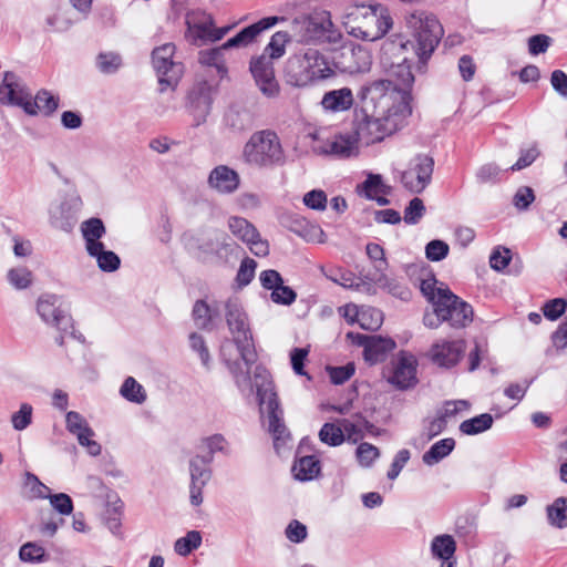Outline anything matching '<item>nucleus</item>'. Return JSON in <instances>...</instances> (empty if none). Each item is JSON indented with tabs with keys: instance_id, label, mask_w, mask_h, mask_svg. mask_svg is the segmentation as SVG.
Segmentation results:
<instances>
[{
	"instance_id": "f03ea898",
	"label": "nucleus",
	"mask_w": 567,
	"mask_h": 567,
	"mask_svg": "<svg viewBox=\"0 0 567 567\" xmlns=\"http://www.w3.org/2000/svg\"><path fill=\"white\" fill-rule=\"evenodd\" d=\"M225 309L233 341L225 340L221 343L220 355L234 375L237 386L240 389L249 388L250 368L256 362L257 353L247 316L235 300H228Z\"/></svg>"
},
{
	"instance_id": "c9c22d12",
	"label": "nucleus",
	"mask_w": 567,
	"mask_h": 567,
	"mask_svg": "<svg viewBox=\"0 0 567 567\" xmlns=\"http://www.w3.org/2000/svg\"><path fill=\"white\" fill-rule=\"evenodd\" d=\"M391 75L395 78L393 83L399 90H406L411 94V87L414 83V75L411 71V65L406 63L405 58L402 62L392 65Z\"/></svg>"
},
{
	"instance_id": "9b49d317",
	"label": "nucleus",
	"mask_w": 567,
	"mask_h": 567,
	"mask_svg": "<svg viewBox=\"0 0 567 567\" xmlns=\"http://www.w3.org/2000/svg\"><path fill=\"white\" fill-rule=\"evenodd\" d=\"M189 249L200 255H216L224 257L233 251L235 244L233 240L218 230L200 233L192 237L188 241Z\"/></svg>"
},
{
	"instance_id": "9d476101",
	"label": "nucleus",
	"mask_w": 567,
	"mask_h": 567,
	"mask_svg": "<svg viewBox=\"0 0 567 567\" xmlns=\"http://www.w3.org/2000/svg\"><path fill=\"white\" fill-rule=\"evenodd\" d=\"M434 161L427 155L414 157L410 167L402 172L401 183L410 193L420 194L430 184L433 174Z\"/></svg>"
},
{
	"instance_id": "e2e57ef3",
	"label": "nucleus",
	"mask_w": 567,
	"mask_h": 567,
	"mask_svg": "<svg viewBox=\"0 0 567 567\" xmlns=\"http://www.w3.org/2000/svg\"><path fill=\"white\" fill-rule=\"evenodd\" d=\"M50 504L61 515H70L73 511V502L68 494L59 493L49 495Z\"/></svg>"
},
{
	"instance_id": "bb28decb",
	"label": "nucleus",
	"mask_w": 567,
	"mask_h": 567,
	"mask_svg": "<svg viewBox=\"0 0 567 567\" xmlns=\"http://www.w3.org/2000/svg\"><path fill=\"white\" fill-rule=\"evenodd\" d=\"M212 455H195L189 461L190 484L205 485L212 478Z\"/></svg>"
},
{
	"instance_id": "603ef678",
	"label": "nucleus",
	"mask_w": 567,
	"mask_h": 567,
	"mask_svg": "<svg viewBox=\"0 0 567 567\" xmlns=\"http://www.w3.org/2000/svg\"><path fill=\"white\" fill-rule=\"evenodd\" d=\"M193 319L200 329H209L213 315L209 306L204 300H197L193 307Z\"/></svg>"
},
{
	"instance_id": "c85d7f7f",
	"label": "nucleus",
	"mask_w": 567,
	"mask_h": 567,
	"mask_svg": "<svg viewBox=\"0 0 567 567\" xmlns=\"http://www.w3.org/2000/svg\"><path fill=\"white\" fill-rule=\"evenodd\" d=\"M313 153L334 159H347L359 155V144H318L313 147Z\"/></svg>"
},
{
	"instance_id": "0e129e2a",
	"label": "nucleus",
	"mask_w": 567,
	"mask_h": 567,
	"mask_svg": "<svg viewBox=\"0 0 567 567\" xmlns=\"http://www.w3.org/2000/svg\"><path fill=\"white\" fill-rule=\"evenodd\" d=\"M226 444L227 442L221 434H214L203 439L199 447L207 451L206 455H212L214 458L216 452H224Z\"/></svg>"
},
{
	"instance_id": "2eb2a0df",
	"label": "nucleus",
	"mask_w": 567,
	"mask_h": 567,
	"mask_svg": "<svg viewBox=\"0 0 567 567\" xmlns=\"http://www.w3.org/2000/svg\"><path fill=\"white\" fill-rule=\"evenodd\" d=\"M285 20V17L276 16L262 18L256 23H252L240 30L235 37L228 39L225 43H223V48H246L254 43L260 33L269 30L279 22H284Z\"/></svg>"
},
{
	"instance_id": "6ab92c4d",
	"label": "nucleus",
	"mask_w": 567,
	"mask_h": 567,
	"mask_svg": "<svg viewBox=\"0 0 567 567\" xmlns=\"http://www.w3.org/2000/svg\"><path fill=\"white\" fill-rule=\"evenodd\" d=\"M22 103V109L28 115H37L38 113L51 115L59 106V97L47 90L39 91L37 95L32 97L31 93L25 87Z\"/></svg>"
},
{
	"instance_id": "de8ad7c7",
	"label": "nucleus",
	"mask_w": 567,
	"mask_h": 567,
	"mask_svg": "<svg viewBox=\"0 0 567 567\" xmlns=\"http://www.w3.org/2000/svg\"><path fill=\"white\" fill-rule=\"evenodd\" d=\"M24 487L29 491V497L31 498L44 499L50 495V488L30 472L24 474Z\"/></svg>"
},
{
	"instance_id": "aec40b11",
	"label": "nucleus",
	"mask_w": 567,
	"mask_h": 567,
	"mask_svg": "<svg viewBox=\"0 0 567 567\" xmlns=\"http://www.w3.org/2000/svg\"><path fill=\"white\" fill-rule=\"evenodd\" d=\"M82 207V199L80 196H71L64 200L59 212L52 216V225L65 233H71L78 223V215Z\"/></svg>"
},
{
	"instance_id": "58836bf2",
	"label": "nucleus",
	"mask_w": 567,
	"mask_h": 567,
	"mask_svg": "<svg viewBox=\"0 0 567 567\" xmlns=\"http://www.w3.org/2000/svg\"><path fill=\"white\" fill-rule=\"evenodd\" d=\"M120 393L125 400L136 404H142L146 400L144 388L133 377L124 380Z\"/></svg>"
},
{
	"instance_id": "69168bd1",
	"label": "nucleus",
	"mask_w": 567,
	"mask_h": 567,
	"mask_svg": "<svg viewBox=\"0 0 567 567\" xmlns=\"http://www.w3.org/2000/svg\"><path fill=\"white\" fill-rule=\"evenodd\" d=\"M354 364L348 363L343 367L328 368L329 377L333 384H342L354 374Z\"/></svg>"
},
{
	"instance_id": "c03bdc74",
	"label": "nucleus",
	"mask_w": 567,
	"mask_h": 567,
	"mask_svg": "<svg viewBox=\"0 0 567 567\" xmlns=\"http://www.w3.org/2000/svg\"><path fill=\"white\" fill-rule=\"evenodd\" d=\"M436 284L437 280L432 274H427L426 277L421 278L420 282L421 292L432 305V307L435 306V302L442 293H444L446 290H450L449 288L436 287Z\"/></svg>"
},
{
	"instance_id": "c756f323",
	"label": "nucleus",
	"mask_w": 567,
	"mask_h": 567,
	"mask_svg": "<svg viewBox=\"0 0 567 567\" xmlns=\"http://www.w3.org/2000/svg\"><path fill=\"white\" fill-rule=\"evenodd\" d=\"M395 348V342L391 338H382L380 336H371L367 344L364 359L370 363L382 361L388 352Z\"/></svg>"
},
{
	"instance_id": "5701e85b",
	"label": "nucleus",
	"mask_w": 567,
	"mask_h": 567,
	"mask_svg": "<svg viewBox=\"0 0 567 567\" xmlns=\"http://www.w3.org/2000/svg\"><path fill=\"white\" fill-rule=\"evenodd\" d=\"M187 37L196 43L197 41H209L210 28L214 19L202 12H190L186 17Z\"/></svg>"
},
{
	"instance_id": "72a5a7b5",
	"label": "nucleus",
	"mask_w": 567,
	"mask_h": 567,
	"mask_svg": "<svg viewBox=\"0 0 567 567\" xmlns=\"http://www.w3.org/2000/svg\"><path fill=\"white\" fill-rule=\"evenodd\" d=\"M456 543L451 535L444 534L435 536L431 543V551L433 557L441 560L454 558Z\"/></svg>"
},
{
	"instance_id": "4d7b16f0",
	"label": "nucleus",
	"mask_w": 567,
	"mask_h": 567,
	"mask_svg": "<svg viewBox=\"0 0 567 567\" xmlns=\"http://www.w3.org/2000/svg\"><path fill=\"white\" fill-rule=\"evenodd\" d=\"M367 255L372 261H374V269L377 272L381 274L386 270L388 261L384 249L379 244L369 243L367 245Z\"/></svg>"
},
{
	"instance_id": "cd10ccee",
	"label": "nucleus",
	"mask_w": 567,
	"mask_h": 567,
	"mask_svg": "<svg viewBox=\"0 0 567 567\" xmlns=\"http://www.w3.org/2000/svg\"><path fill=\"white\" fill-rule=\"evenodd\" d=\"M371 280L374 281L379 288L402 301H409L412 297V291L405 284L396 278L386 276L384 271L379 276H374Z\"/></svg>"
},
{
	"instance_id": "20e7f679",
	"label": "nucleus",
	"mask_w": 567,
	"mask_h": 567,
	"mask_svg": "<svg viewBox=\"0 0 567 567\" xmlns=\"http://www.w3.org/2000/svg\"><path fill=\"white\" fill-rule=\"evenodd\" d=\"M405 24L411 30L413 40L400 41L399 47L402 50L410 43L419 62L425 65L444 34L443 28L434 14L420 10L408 13Z\"/></svg>"
},
{
	"instance_id": "5fc2aeb1",
	"label": "nucleus",
	"mask_w": 567,
	"mask_h": 567,
	"mask_svg": "<svg viewBox=\"0 0 567 567\" xmlns=\"http://www.w3.org/2000/svg\"><path fill=\"white\" fill-rule=\"evenodd\" d=\"M501 172V168L496 164L487 163L477 169L475 177L480 184H494L499 181Z\"/></svg>"
},
{
	"instance_id": "473e14b6",
	"label": "nucleus",
	"mask_w": 567,
	"mask_h": 567,
	"mask_svg": "<svg viewBox=\"0 0 567 567\" xmlns=\"http://www.w3.org/2000/svg\"><path fill=\"white\" fill-rule=\"evenodd\" d=\"M228 227L234 236L246 244L258 237L257 228L246 218L233 216L228 219Z\"/></svg>"
},
{
	"instance_id": "37998d69",
	"label": "nucleus",
	"mask_w": 567,
	"mask_h": 567,
	"mask_svg": "<svg viewBox=\"0 0 567 567\" xmlns=\"http://www.w3.org/2000/svg\"><path fill=\"white\" fill-rule=\"evenodd\" d=\"M66 430L79 436L80 434L94 435V431L90 427L86 420L75 411H69L65 415Z\"/></svg>"
},
{
	"instance_id": "13d9d810",
	"label": "nucleus",
	"mask_w": 567,
	"mask_h": 567,
	"mask_svg": "<svg viewBox=\"0 0 567 567\" xmlns=\"http://www.w3.org/2000/svg\"><path fill=\"white\" fill-rule=\"evenodd\" d=\"M450 251L449 245L440 239L431 240L425 247V256L431 261L443 260Z\"/></svg>"
},
{
	"instance_id": "f257e3e1",
	"label": "nucleus",
	"mask_w": 567,
	"mask_h": 567,
	"mask_svg": "<svg viewBox=\"0 0 567 567\" xmlns=\"http://www.w3.org/2000/svg\"><path fill=\"white\" fill-rule=\"evenodd\" d=\"M358 97L364 113L358 134L363 136L365 132L371 136L370 142H383L412 114V95L399 90L392 80L380 79L363 85Z\"/></svg>"
},
{
	"instance_id": "393cba45",
	"label": "nucleus",
	"mask_w": 567,
	"mask_h": 567,
	"mask_svg": "<svg viewBox=\"0 0 567 567\" xmlns=\"http://www.w3.org/2000/svg\"><path fill=\"white\" fill-rule=\"evenodd\" d=\"M105 226L100 218H90L82 223L81 233L85 240L87 254H94L103 244L100 239L105 235Z\"/></svg>"
},
{
	"instance_id": "f704fd0d",
	"label": "nucleus",
	"mask_w": 567,
	"mask_h": 567,
	"mask_svg": "<svg viewBox=\"0 0 567 567\" xmlns=\"http://www.w3.org/2000/svg\"><path fill=\"white\" fill-rule=\"evenodd\" d=\"M494 419L489 413H483L460 424V431L466 435H476L489 430Z\"/></svg>"
},
{
	"instance_id": "1a4fd4ad",
	"label": "nucleus",
	"mask_w": 567,
	"mask_h": 567,
	"mask_svg": "<svg viewBox=\"0 0 567 567\" xmlns=\"http://www.w3.org/2000/svg\"><path fill=\"white\" fill-rule=\"evenodd\" d=\"M175 49L174 43H165L152 52L153 66L158 76L161 91L166 87L174 89L184 73V65L173 60Z\"/></svg>"
},
{
	"instance_id": "0eeeda50",
	"label": "nucleus",
	"mask_w": 567,
	"mask_h": 567,
	"mask_svg": "<svg viewBox=\"0 0 567 567\" xmlns=\"http://www.w3.org/2000/svg\"><path fill=\"white\" fill-rule=\"evenodd\" d=\"M473 308L451 290L442 293L432 312H425L423 323L430 329H436L442 322H449L453 328H464L473 321Z\"/></svg>"
},
{
	"instance_id": "6e6552de",
	"label": "nucleus",
	"mask_w": 567,
	"mask_h": 567,
	"mask_svg": "<svg viewBox=\"0 0 567 567\" xmlns=\"http://www.w3.org/2000/svg\"><path fill=\"white\" fill-rule=\"evenodd\" d=\"M333 23L327 11L296 17L291 22L292 38L296 42L313 48L334 41Z\"/></svg>"
},
{
	"instance_id": "423d86ee",
	"label": "nucleus",
	"mask_w": 567,
	"mask_h": 567,
	"mask_svg": "<svg viewBox=\"0 0 567 567\" xmlns=\"http://www.w3.org/2000/svg\"><path fill=\"white\" fill-rule=\"evenodd\" d=\"M255 384L260 406H266L268 414V430L274 437V445L279 451L280 445L286 444L290 439L284 420V411L280 408L277 393L274 390L272 381L266 369L257 367L255 370Z\"/></svg>"
},
{
	"instance_id": "f8f14e48",
	"label": "nucleus",
	"mask_w": 567,
	"mask_h": 567,
	"mask_svg": "<svg viewBox=\"0 0 567 567\" xmlns=\"http://www.w3.org/2000/svg\"><path fill=\"white\" fill-rule=\"evenodd\" d=\"M37 311L41 319L59 330H66L68 326L71 328V317L65 308H63L60 298L56 295L45 293L42 295L37 302Z\"/></svg>"
},
{
	"instance_id": "a211bd4d",
	"label": "nucleus",
	"mask_w": 567,
	"mask_h": 567,
	"mask_svg": "<svg viewBox=\"0 0 567 567\" xmlns=\"http://www.w3.org/2000/svg\"><path fill=\"white\" fill-rule=\"evenodd\" d=\"M339 424L342 427L344 440L353 444L361 441L365 433L374 436L380 433V430L361 413H354L350 417L340 419Z\"/></svg>"
},
{
	"instance_id": "bf43d9fd",
	"label": "nucleus",
	"mask_w": 567,
	"mask_h": 567,
	"mask_svg": "<svg viewBox=\"0 0 567 567\" xmlns=\"http://www.w3.org/2000/svg\"><path fill=\"white\" fill-rule=\"evenodd\" d=\"M355 454L359 463L369 467L379 457L380 451L377 446L364 442L357 447Z\"/></svg>"
},
{
	"instance_id": "09e8293b",
	"label": "nucleus",
	"mask_w": 567,
	"mask_h": 567,
	"mask_svg": "<svg viewBox=\"0 0 567 567\" xmlns=\"http://www.w3.org/2000/svg\"><path fill=\"white\" fill-rule=\"evenodd\" d=\"M9 282L18 290L27 289L32 282V274L25 267L12 268L8 271Z\"/></svg>"
},
{
	"instance_id": "ea45409f",
	"label": "nucleus",
	"mask_w": 567,
	"mask_h": 567,
	"mask_svg": "<svg viewBox=\"0 0 567 567\" xmlns=\"http://www.w3.org/2000/svg\"><path fill=\"white\" fill-rule=\"evenodd\" d=\"M383 322V313L373 307H361L358 323L364 330L374 331L381 327Z\"/></svg>"
},
{
	"instance_id": "49530a36",
	"label": "nucleus",
	"mask_w": 567,
	"mask_h": 567,
	"mask_svg": "<svg viewBox=\"0 0 567 567\" xmlns=\"http://www.w3.org/2000/svg\"><path fill=\"white\" fill-rule=\"evenodd\" d=\"M122 65V58L115 52H101L96 58V66L104 74L115 73Z\"/></svg>"
},
{
	"instance_id": "774afa93",
	"label": "nucleus",
	"mask_w": 567,
	"mask_h": 567,
	"mask_svg": "<svg viewBox=\"0 0 567 567\" xmlns=\"http://www.w3.org/2000/svg\"><path fill=\"white\" fill-rule=\"evenodd\" d=\"M512 259L508 248H496L489 257V265L493 269L501 271L506 268Z\"/></svg>"
},
{
	"instance_id": "052dcab7",
	"label": "nucleus",
	"mask_w": 567,
	"mask_h": 567,
	"mask_svg": "<svg viewBox=\"0 0 567 567\" xmlns=\"http://www.w3.org/2000/svg\"><path fill=\"white\" fill-rule=\"evenodd\" d=\"M303 204L315 210H324L327 207V195L321 189H312L305 194Z\"/></svg>"
},
{
	"instance_id": "4be33fe9",
	"label": "nucleus",
	"mask_w": 567,
	"mask_h": 567,
	"mask_svg": "<svg viewBox=\"0 0 567 567\" xmlns=\"http://www.w3.org/2000/svg\"><path fill=\"white\" fill-rule=\"evenodd\" d=\"M25 85L10 71L4 72L0 84V104L22 107Z\"/></svg>"
},
{
	"instance_id": "a878e982",
	"label": "nucleus",
	"mask_w": 567,
	"mask_h": 567,
	"mask_svg": "<svg viewBox=\"0 0 567 567\" xmlns=\"http://www.w3.org/2000/svg\"><path fill=\"white\" fill-rule=\"evenodd\" d=\"M355 192L359 196L373 199L377 195H390L392 187L383 182L380 174L369 173L363 183L357 185Z\"/></svg>"
},
{
	"instance_id": "7c9ffc66",
	"label": "nucleus",
	"mask_w": 567,
	"mask_h": 567,
	"mask_svg": "<svg viewBox=\"0 0 567 567\" xmlns=\"http://www.w3.org/2000/svg\"><path fill=\"white\" fill-rule=\"evenodd\" d=\"M320 472V462L315 456H302L292 466L296 480L305 482L313 480Z\"/></svg>"
},
{
	"instance_id": "4468645a",
	"label": "nucleus",
	"mask_w": 567,
	"mask_h": 567,
	"mask_svg": "<svg viewBox=\"0 0 567 567\" xmlns=\"http://www.w3.org/2000/svg\"><path fill=\"white\" fill-rule=\"evenodd\" d=\"M249 70L262 94L268 97H274L279 93V84L275 78L274 63L265 54L252 58Z\"/></svg>"
},
{
	"instance_id": "ddd939ff",
	"label": "nucleus",
	"mask_w": 567,
	"mask_h": 567,
	"mask_svg": "<svg viewBox=\"0 0 567 567\" xmlns=\"http://www.w3.org/2000/svg\"><path fill=\"white\" fill-rule=\"evenodd\" d=\"M246 163L255 167H271L285 158L281 144H245L243 151Z\"/></svg>"
},
{
	"instance_id": "8fccbe9b",
	"label": "nucleus",
	"mask_w": 567,
	"mask_h": 567,
	"mask_svg": "<svg viewBox=\"0 0 567 567\" xmlns=\"http://www.w3.org/2000/svg\"><path fill=\"white\" fill-rule=\"evenodd\" d=\"M33 408L29 403H22L20 409L11 415L12 427L17 431L25 430L32 422Z\"/></svg>"
},
{
	"instance_id": "79ce46f5",
	"label": "nucleus",
	"mask_w": 567,
	"mask_h": 567,
	"mask_svg": "<svg viewBox=\"0 0 567 567\" xmlns=\"http://www.w3.org/2000/svg\"><path fill=\"white\" fill-rule=\"evenodd\" d=\"M319 439L330 446L341 445L346 440L339 420L337 423H324L319 432Z\"/></svg>"
},
{
	"instance_id": "864d4df0",
	"label": "nucleus",
	"mask_w": 567,
	"mask_h": 567,
	"mask_svg": "<svg viewBox=\"0 0 567 567\" xmlns=\"http://www.w3.org/2000/svg\"><path fill=\"white\" fill-rule=\"evenodd\" d=\"M425 214V206L421 198L414 197L404 209V221L408 225L417 224Z\"/></svg>"
},
{
	"instance_id": "a18cd8bd",
	"label": "nucleus",
	"mask_w": 567,
	"mask_h": 567,
	"mask_svg": "<svg viewBox=\"0 0 567 567\" xmlns=\"http://www.w3.org/2000/svg\"><path fill=\"white\" fill-rule=\"evenodd\" d=\"M202 544V535L197 530H190L186 536L175 542V551L181 556H187Z\"/></svg>"
},
{
	"instance_id": "338daca9",
	"label": "nucleus",
	"mask_w": 567,
	"mask_h": 567,
	"mask_svg": "<svg viewBox=\"0 0 567 567\" xmlns=\"http://www.w3.org/2000/svg\"><path fill=\"white\" fill-rule=\"evenodd\" d=\"M566 308L567 301L563 298H556L544 305L543 312L547 319L556 320L565 312Z\"/></svg>"
},
{
	"instance_id": "412c9836",
	"label": "nucleus",
	"mask_w": 567,
	"mask_h": 567,
	"mask_svg": "<svg viewBox=\"0 0 567 567\" xmlns=\"http://www.w3.org/2000/svg\"><path fill=\"white\" fill-rule=\"evenodd\" d=\"M463 344L458 341H442L432 346L430 357L440 367L455 365L463 353Z\"/></svg>"
},
{
	"instance_id": "4c0bfd02",
	"label": "nucleus",
	"mask_w": 567,
	"mask_h": 567,
	"mask_svg": "<svg viewBox=\"0 0 567 567\" xmlns=\"http://www.w3.org/2000/svg\"><path fill=\"white\" fill-rule=\"evenodd\" d=\"M290 40V34L286 31H278L270 38L269 43L266 45L264 54L270 59L281 58L286 52V44Z\"/></svg>"
},
{
	"instance_id": "3c124183",
	"label": "nucleus",
	"mask_w": 567,
	"mask_h": 567,
	"mask_svg": "<svg viewBox=\"0 0 567 567\" xmlns=\"http://www.w3.org/2000/svg\"><path fill=\"white\" fill-rule=\"evenodd\" d=\"M228 48H223V44L218 48L204 50L199 52L198 61L203 65L215 66L220 71L224 68L223 52Z\"/></svg>"
},
{
	"instance_id": "39448f33",
	"label": "nucleus",
	"mask_w": 567,
	"mask_h": 567,
	"mask_svg": "<svg viewBox=\"0 0 567 567\" xmlns=\"http://www.w3.org/2000/svg\"><path fill=\"white\" fill-rule=\"evenodd\" d=\"M332 73L326 56L316 48H307L295 53L286 64V75L289 83L295 86H306L327 79Z\"/></svg>"
},
{
	"instance_id": "b1692460",
	"label": "nucleus",
	"mask_w": 567,
	"mask_h": 567,
	"mask_svg": "<svg viewBox=\"0 0 567 567\" xmlns=\"http://www.w3.org/2000/svg\"><path fill=\"white\" fill-rule=\"evenodd\" d=\"M354 97L349 87H341L324 93L321 105L331 112H344L353 106Z\"/></svg>"
},
{
	"instance_id": "e433bc0d",
	"label": "nucleus",
	"mask_w": 567,
	"mask_h": 567,
	"mask_svg": "<svg viewBox=\"0 0 567 567\" xmlns=\"http://www.w3.org/2000/svg\"><path fill=\"white\" fill-rule=\"evenodd\" d=\"M547 518L550 525L563 528L567 522V498L558 497L547 506Z\"/></svg>"
},
{
	"instance_id": "f3484780",
	"label": "nucleus",
	"mask_w": 567,
	"mask_h": 567,
	"mask_svg": "<svg viewBox=\"0 0 567 567\" xmlns=\"http://www.w3.org/2000/svg\"><path fill=\"white\" fill-rule=\"evenodd\" d=\"M207 184L212 190L220 195H229L239 188L240 177L235 169L218 165L209 173Z\"/></svg>"
},
{
	"instance_id": "7ed1b4c3",
	"label": "nucleus",
	"mask_w": 567,
	"mask_h": 567,
	"mask_svg": "<svg viewBox=\"0 0 567 567\" xmlns=\"http://www.w3.org/2000/svg\"><path fill=\"white\" fill-rule=\"evenodd\" d=\"M343 24L349 34L363 41L383 38L393 25L389 9L381 4H354L348 8Z\"/></svg>"
},
{
	"instance_id": "2f4dec72",
	"label": "nucleus",
	"mask_w": 567,
	"mask_h": 567,
	"mask_svg": "<svg viewBox=\"0 0 567 567\" xmlns=\"http://www.w3.org/2000/svg\"><path fill=\"white\" fill-rule=\"evenodd\" d=\"M455 447V441L452 437H446L434 443L427 452L422 456V461L432 466L446 457Z\"/></svg>"
},
{
	"instance_id": "a19ab883",
	"label": "nucleus",
	"mask_w": 567,
	"mask_h": 567,
	"mask_svg": "<svg viewBox=\"0 0 567 567\" xmlns=\"http://www.w3.org/2000/svg\"><path fill=\"white\" fill-rule=\"evenodd\" d=\"M89 255L96 259L97 266L102 271L112 272L120 268L121 260L118 256L111 250H105L104 244L94 254Z\"/></svg>"
},
{
	"instance_id": "680f3d73",
	"label": "nucleus",
	"mask_w": 567,
	"mask_h": 567,
	"mask_svg": "<svg viewBox=\"0 0 567 567\" xmlns=\"http://www.w3.org/2000/svg\"><path fill=\"white\" fill-rule=\"evenodd\" d=\"M270 298L275 303L289 306L295 302L297 293L282 282L271 291Z\"/></svg>"
},
{
	"instance_id": "dca6fc26",
	"label": "nucleus",
	"mask_w": 567,
	"mask_h": 567,
	"mask_svg": "<svg viewBox=\"0 0 567 567\" xmlns=\"http://www.w3.org/2000/svg\"><path fill=\"white\" fill-rule=\"evenodd\" d=\"M389 382L400 390L412 388L416 383V359L414 355L401 352L394 363Z\"/></svg>"
},
{
	"instance_id": "6e6d98bb",
	"label": "nucleus",
	"mask_w": 567,
	"mask_h": 567,
	"mask_svg": "<svg viewBox=\"0 0 567 567\" xmlns=\"http://www.w3.org/2000/svg\"><path fill=\"white\" fill-rule=\"evenodd\" d=\"M539 154L540 152L535 145L522 148L519 151L518 159L509 167V169L515 172L530 166L539 156Z\"/></svg>"
}]
</instances>
